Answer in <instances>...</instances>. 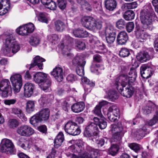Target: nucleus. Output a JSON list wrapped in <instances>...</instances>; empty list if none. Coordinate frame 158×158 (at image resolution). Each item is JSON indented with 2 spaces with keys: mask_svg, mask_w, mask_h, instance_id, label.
Returning <instances> with one entry per match:
<instances>
[{
  "mask_svg": "<svg viewBox=\"0 0 158 158\" xmlns=\"http://www.w3.org/2000/svg\"><path fill=\"white\" fill-rule=\"evenodd\" d=\"M100 67V65L99 64H93L90 67V70L92 72L98 74L99 71L101 69Z\"/></svg>",
  "mask_w": 158,
  "mask_h": 158,
  "instance_id": "52",
  "label": "nucleus"
},
{
  "mask_svg": "<svg viewBox=\"0 0 158 158\" xmlns=\"http://www.w3.org/2000/svg\"><path fill=\"white\" fill-rule=\"evenodd\" d=\"M43 83L44 84L42 86L43 90L46 92L48 90L49 88L51 85V81L49 79H48Z\"/></svg>",
  "mask_w": 158,
  "mask_h": 158,
  "instance_id": "56",
  "label": "nucleus"
},
{
  "mask_svg": "<svg viewBox=\"0 0 158 158\" xmlns=\"http://www.w3.org/2000/svg\"><path fill=\"white\" fill-rule=\"evenodd\" d=\"M158 121V110L156 112V114L153 118L148 122V124L151 126H153Z\"/></svg>",
  "mask_w": 158,
  "mask_h": 158,
  "instance_id": "58",
  "label": "nucleus"
},
{
  "mask_svg": "<svg viewBox=\"0 0 158 158\" xmlns=\"http://www.w3.org/2000/svg\"><path fill=\"white\" fill-rule=\"evenodd\" d=\"M73 33L74 36L77 37L85 38L89 36L87 31L79 28L74 30Z\"/></svg>",
  "mask_w": 158,
  "mask_h": 158,
  "instance_id": "33",
  "label": "nucleus"
},
{
  "mask_svg": "<svg viewBox=\"0 0 158 158\" xmlns=\"http://www.w3.org/2000/svg\"><path fill=\"white\" fill-rule=\"evenodd\" d=\"M3 40H5V46L2 48V51L5 56H9L11 52L16 53L20 49L19 45L11 34H4L2 35Z\"/></svg>",
  "mask_w": 158,
  "mask_h": 158,
  "instance_id": "2",
  "label": "nucleus"
},
{
  "mask_svg": "<svg viewBox=\"0 0 158 158\" xmlns=\"http://www.w3.org/2000/svg\"><path fill=\"white\" fill-rule=\"evenodd\" d=\"M64 140V135L62 132H60L54 140V147L58 148L62 144Z\"/></svg>",
  "mask_w": 158,
  "mask_h": 158,
  "instance_id": "28",
  "label": "nucleus"
},
{
  "mask_svg": "<svg viewBox=\"0 0 158 158\" xmlns=\"http://www.w3.org/2000/svg\"><path fill=\"white\" fill-rule=\"evenodd\" d=\"M35 29L34 25L30 23L20 26L16 30V32L18 34L22 36H27L33 32Z\"/></svg>",
  "mask_w": 158,
  "mask_h": 158,
  "instance_id": "10",
  "label": "nucleus"
},
{
  "mask_svg": "<svg viewBox=\"0 0 158 158\" xmlns=\"http://www.w3.org/2000/svg\"><path fill=\"white\" fill-rule=\"evenodd\" d=\"M143 29L139 24H136L135 34L138 41L139 42H143L150 37V35L145 32Z\"/></svg>",
  "mask_w": 158,
  "mask_h": 158,
  "instance_id": "12",
  "label": "nucleus"
},
{
  "mask_svg": "<svg viewBox=\"0 0 158 158\" xmlns=\"http://www.w3.org/2000/svg\"><path fill=\"white\" fill-rule=\"evenodd\" d=\"M85 107V103L83 102H78L73 104L71 107L72 111L78 113L83 111Z\"/></svg>",
  "mask_w": 158,
  "mask_h": 158,
  "instance_id": "24",
  "label": "nucleus"
},
{
  "mask_svg": "<svg viewBox=\"0 0 158 158\" xmlns=\"http://www.w3.org/2000/svg\"><path fill=\"white\" fill-rule=\"evenodd\" d=\"M132 50L125 48H122L119 52V55L122 57H125L128 56L130 54Z\"/></svg>",
  "mask_w": 158,
  "mask_h": 158,
  "instance_id": "40",
  "label": "nucleus"
},
{
  "mask_svg": "<svg viewBox=\"0 0 158 158\" xmlns=\"http://www.w3.org/2000/svg\"><path fill=\"white\" fill-rule=\"evenodd\" d=\"M84 62L85 64L86 62L85 61H83L81 57L78 56H75L73 59L72 62L73 65L76 67L81 65V64Z\"/></svg>",
  "mask_w": 158,
  "mask_h": 158,
  "instance_id": "35",
  "label": "nucleus"
},
{
  "mask_svg": "<svg viewBox=\"0 0 158 158\" xmlns=\"http://www.w3.org/2000/svg\"><path fill=\"white\" fill-rule=\"evenodd\" d=\"M108 111L110 112H113V114L119 118L120 117V112L119 109L118 107L115 105H112L108 108Z\"/></svg>",
  "mask_w": 158,
  "mask_h": 158,
  "instance_id": "37",
  "label": "nucleus"
},
{
  "mask_svg": "<svg viewBox=\"0 0 158 158\" xmlns=\"http://www.w3.org/2000/svg\"><path fill=\"white\" fill-rule=\"evenodd\" d=\"M101 120L100 122L98 125L99 128L101 129H103L105 128L107 126V123L104 120V118L103 116L101 117Z\"/></svg>",
  "mask_w": 158,
  "mask_h": 158,
  "instance_id": "62",
  "label": "nucleus"
},
{
  "mask_svg": "<svg viewBox=\"0 0 158 158\" xmlns=\"http://www.w3.org/2000/svg\"><path fill=\"white\" fill-rule=\"evenodd\" d=\"M127 77L126 82L128 83H133L137 77V74L136 69L135 68L132 67L130 69V72L128 74V76L124 74Z\"/></svg>",
  "mask_w": 158,
  "mask_h": 158,
  "instance_id": "27",
  "label": "nucleus"
},
{
  "mask_svg": "<svg viewBox=\"0 0 158 158\" xmlns=\"http://www.w3.org/2000/svg\"><path fill=\"white\" fill-rule=\"evenodd\" d=\"M65 27L64 23L60 20H58L55 23V27L57 31H62Z\"/></svg>",
  "mask_w": 158,
  "mask_h": 158,
  "instance_id": "45",
  "label": "nucleus"
},
{
  "mask_svg": "<svg viewBox=\"0 0 158 158\" xmlns=\"http://www.w3.org/2000/svg\"><path fill=\"white\" fill-rule=\"evenodd\" d=\"M35 101L29 100L26 103V111L28 114H30L35 110Z\"/></svg>",
  "mask_w": 158,
  "mask_h": 158,
  "instance_id": "36",
  "label": "nucleus"
},
{
  "mask_svg": "<svg viewBox=\"0 0 158 158\" xmlns=\"http://www.w3.org/2000/svg\"><path fill=\"white\" fill-rule=\"evenodd\" d=\"M10 7L9 0H2L0 2V15H3L6 14Z\"/></svg>",
  "mask_w": 158,
  "mask_h": 158,
  "instance_id": "19",
  "label": "nucleus"
},
{
  "mask_svg": "<svg viewBox=\"0 0 158 158\" xmlns=\"http://www.w3.org/2000/svg\"><path fill=\"white\" fill-rule=\"evenodd\" d=\"M129 37L127 33L125 31H121L117 35V43L120 45H125Z\"/></svg>",
  "mask_w": 158,
  "mask_h": 158,
  "instance_id": "18",
  "label": "nucleus"
},
{
  "mask_svg": "<svg viewBox=\"0 0 158 158\" xmlns=\"http://www.w3.org/2000/svg\"><path fill=\"white\" fill-rule=\"evenodd\" d=\"M108 111L107 113V117L109 120L111 122H117L119 118L115 117L114 114H111Z\"/></svg>",
  "mask_w": 158,
  "mask_h": 158,
  "instance_id": "60",
  "label": "nucleus"
},
{
  "mask_svg": "<svg viewBox=\"0 0 158 158\" xmlns=\"http://www.w3.org/2000/svg\"><path fill=\"white\" fill-rule=\"evenodd\" d=\"M47 74L41 72H37L33 76V80L37 83H43L48 79H47Z\"/></svg>",
  "mask_w": 158,
  "mask_h": 158,
  "instance_id": "22",
  "label": "nucleus"
},
{
  "mask_svg": "<svg viewBox=\"0 0 158 158\" xmlns=\"http://www.w3.org/2000/svg\"><path fill=\"white\" fill-rule=\"evenodd\" d=\"M140 73L141 77L148 79L152 74V68L150 63L143 65L140 68Z\"/></svg>",
  "mask_w": 158,
  "mask_h": 158,
  "instance_id": "14",
  "label": "nucleus"
},
{
  "mask_svg": "<svg viewBox=\"0 0 158 158\" xmlns=\"http://www.w3.org/2000/svg\"><path fill=\"white\" fill-rule=\"evenodd\" d=\"M32 149L33 151L39 153H44L47 150L46 146L41 142L35 143L32 146Z\"/></svg>",
  "mask_w": 158,
  "mask_h": 158,
  "instance_id": "25",
  "label": "nucleus"
},
{
  "mask_svg": "<svg viewBox=\"0 0 158 158\" xmlns=\"http://www.w3.org/2000/svg\"><path fill=\"white\" fill-rule=\"evenodd\" d=\"M48 14L45 12L40 13L38 17L39 20L42 23H48Z\"/></svg>",
  "mask_w": 158,
  "mask_h": 158,
  "instance_id": "41",
  "label": "nucleus"
},
{
  "mask_svg": "<svg viewBox=\"0 0 158 158\" xmlns=\"http://www.w3.org/2000/svg\"><path fill=\"white\" fill-rule=\"evenodd\" d=\"M156 18V15L140 13V20L144 29L152 30V22Z\"/></svg>",
  "mask_w": 158,
  "mask_h": 158,
  "instance_id": "5",
  "label": "nucleus"
},
{
  "mask_svg": "<svg viewBox=\"0 0 158 158\" xmlns=\"http://www.w3.org/2000/svg\"><path fill=\"white\" fill-rule=\"evenodd\" d=\"M45 60L40 57L37 56L34 58V62L30 64V66L29 68V69L33 68L36 66H37L40 69H43V62L45 61Z\"/></svg>",
  "mask_w": 158,
  "mask_h": 158,
  "instance_id": "20",
  "label": "nucleus"
},
{
  "mask_svg": "<svg viewBox=\"0 0 158 158\" xmlns=\"http://www.w3.org/2000/svg\"><path fill=\"white\" fill-rule=\"evenodd\" d=\"M126 23V22L123 19H121L117 21L116 23V26L118 28L122 29L125 27Z\"/></svg>",
  "mask_w": 158,
  "mask_h": 158,
  "instance_id": "53",
  "label": "nucleus"
},
{
  "mask_svg": "<svg viewBox=\"0 0 158 158\" xmlns=\"http://www.w3.org/2000/svg\"><path fill=\"white\" fill-rule=\"evenodd\" d=\"M41 36L39 33H34L30 37L29 43L31 46L36 47L41 43Z\"/></svg>",
  "mask_w": 158,
  "mask_h": 158,
  "instance_id": "17",
  "label": "nucleus"
},
{
  "mask_svg": "<svg viewBox=\"0 0 158 158\" xmlns=\"http://www.w3.org/2000/svg\"><path fill=\"white\" fill-rule=\"evenodd\" d=\"M51 74L58 82H60L63 79V69L60 67H55L51 72Z\"/></svg>",
  "mask_w": 158,
  "mask_h": 158,
  "instance_id": "16",
  "label": "nucleus"
},
{
  "mask_svg": "<svg viewBox=\"0 0 158 158\" xmlns=\"http://www.w3.org/2000/svg\"><path fill=\"white\" fill-rule=\"evenodd\" d=\"M85 65V63H83L81 65L76 67V72L77 75L82 76L84 74V67Z\"/></svg>",
  "mask_w": 158,
  "mask_h": 158,
  "instance_id": "51",
  "label": "nucleus"
},
{
  "mask_svg": "<svg viewBox=\"0 0 158 158\" xmlns=\"http://www.w3.org/2000/svg\"><path fill=\"white\" fill-rule=\"evenodd\" d=\"M140 13L156 15L152 8L151 4L150 3H148L146 4L144 8L141 10Z\"/></svg>",
  "mask_w": 158,
  "mask_h": 158,
  "instance_id": "32",
  "label": "nucleus"
},
{
  "mask_svg": "<svg viewBox=\"0 0 158 158\" xmlns=\"http://www.w3.org/2000/svg\"><path fill=\"white\" fill-rule=\"evenodd\" d=\"M116 31L113 26H110L106 28L105 34L106 35H116Z\"/></svg>",
  "mask_w": 158,
  "mask_h": 158,
  "instance_id": "49",
  "label": "nucleus"
},
{
  "mask_svg": "<svg viewBox=\"0 0 158 158\" xmlns=\"http://www.w3.org/2000/svg\"><path fill=\"white\" fill-rule=\"evenodd\" d=\"M81 81L85 93L86 94L90 92L95 85V82L90 81L86 77H82L81 78Z\"/></svg>",
  "mask_w": 158,
  "mask_h": 158,
  "instance_id": "15",
  "label": "nucleus"
},
{
  "mask_svg": "<svg viewBox=\"0 0 158 158\" xmlns=\"http://www.w3.org/2000/svg\"><path fill=\"white\" fill-rule=\"evenodd\" d=\"M154 53V50L152 48H147L138 53L136 56L137 60L143 63L149 60Z\"/></svg>",
  "mask_w": 158,
  "mask_h": 158,
  "instance_id": "8",
  "label": "nucleus"
},
{
  "mask_svg": "<svg viewBox=\"0 0 158 158\" xmlns=\"http://www.w3.org/2000/svg\"><path fill=\"white\" fill-rule=\"evenodd\" d=\"M2 145L0 150L2 152H5L6 154L10 153L11 155L16 154V150L12 141L8 139H3L2 140Z\"/></svg>",
  "mask_w": 158,
  "mask_h": 158,
  "instance_id": "6",
  "label": "nucleus"
},
{
  "mask_svg": "<svg viewBox=\"0 0 158 158\" xmlns=\"http://www.w3.org/2000/svg\"><path fill=\"white\" fill-rule=\"evenodd\" d=\"M81 23L84 27L91 30H100L102 22L99 19H95L91 16H84L81 19Z\"/></svg>",
  "mask_w": 158,
  "mask_h": 158,
  "instance_id": "4",
  "label": "nucleus"
},
{
  "mask_svg": "<svg viewBox=\"0 0 158 158\" xmlns=\"http://www.w3.org/2000/svg\"><path fill=\"white\" fill-rule=\"evenodd\" d=\"M35 88V85L31 83L27 82L25 83L24 85V95L26 97H30L33 93Z\"/></svg>",
  "mask_w": 158,
  "mask_h": 158,
  "instance_id": "21",
  "label": "nucleus"
},
{
  "mask_svg": "<svg viewBox=\"0 0 158 158\" xmlns=\"http://www.w3.org/2000/svg\"><path fill=\"white\" fill-rule=\"evenodd\" d=\"M125 27L126 28L127 31L130 33L131 32L134 28V24L133 22H128L126 24Z\"/></svg>",
  "mask_w": 158,
  "mask_h": 158,
  "instance_id": "59",
  "label": "nucleus"
},
{
  "mask_svg": "<svg viewBox=\"0 0 158 158\" xmlns=\"http://www.w3.org/2000/svg\"><path fill=\"white\" fill-rule=\"evenodd\" d=\"M75 44L76 46L80 50H83L85 49V43L81 40H76Z\"/></svg>",
  "mask_w": 158,
  "mask_h": 158,
  "instance_id": "54",
  "label": "nucleus"
},
{
  "mask_svg": "<svg viewBox=\"0 0 158 158\" xmlns=\"http://www.w3.org/2000/svg\"><path fill=\"white\" fill-rule=\"evenodd\" d=\"M54 147L52 148L51 151L48 155L46 157V158H54L57 152L56 149H57Z\"/></svg>",
  "mask_w": 158,
  "mask_h": 158,
  "instance_id": "64",
  "label": "nucleus"
},
{
  "mask_svg": "<svg viewBox=\"0 0 158 158\" xmlns=\"http://www.w3.org/2000/svg\"><path fill=\"white\" fill-rule=\"evenodd\" d=\"M119 150L118 146L116 144L112 145L109 150V154L113 156H114L118 152Z\"/></svg>",
  "mask_w": 158,
  "mask_h": 158,
  "instance_id": "50",
  "label": "nucleus"
},
{
  "mask_svg": "<svg viewBox=\"0 0 158 158\" xmlns=\"http://www.w3.org/2000/svg\"><path fill=\"white\" fill-rule=\"evenodd\" d=\"M59 7L61 10L64 9L66 6L67 2L65 0H57Z\"/></svg>",
  "mask_w": 158,
  "mask_h": 158,
  "instance_id": "57",
  "label": "nucleus"
},
{
  "mask_svg": "<svg viewBox=\"0 0 158 158\" xmlns=\"http://www.w3.org/2000/svg\"><path fill=\"white\" fill-rule=\"evenodd\" d=\"M104 105L103 102H100L98 105H97L93 110L94 113L99 116L100 117L103 116L101 114V109Z\"/></svg>",
  "mask_w": 158,
  "mask_h": 158,
  "instance_id": "39",
  "label": "nucleus"
},
{
  "mask_svg": "<svg viewBox=\"0 0 158 158\" xmlns=\"http://www.w3.org/2000/svg\"><path fill=\"white\" fill-rule=\"evenodd\" d=\"M10 80L13 86L14 93L19 92L23 85L21 75L18 74H14L10 77Z\"/></svg>",
  "mask_w": 158,
  "mask_h": 158,
  "instance_id": "9",
  "label": "nucleus"
},
{
  "mask_svg": "<svg viewBox=\"0 0 158 158\" xmlns=\"http://www.w3.org/2000/svg\"><path fill=\"white\" fill-rule=\"evenodd\" d=\"M84 143L81 140H79L74 144L70 147V149L73 152L77 154L79 156L83 157V154L87 153V151H85L84 149Z\"/></svg>",
  "mask_w": 158,
  "mask_h": 158,
  "instance_id": "11",
  "label": "nucleus"
},
{
  "mask_svg": "<svg viewBox=\"0 0 158 158\" xmlns=\"http://www.w3.org/2000/svg\"><path fill=\"white\" fill-rule=\"evenodd\" d=\"M64 129L66 133L73 136L78 135L81 132L77 124L71 121H69L65 124Z\"/></svg>",
  "mask_w": 158,
  "mask_h": 158,
  "instance_id": "7",
  "label": "nucleus"
},
{
  "mask_svg": "<svg viewBox=\"0 0 158 158\" xmlns=\"http://www.w3.org/2000/svg\"><path fill=\"white\" fill-rule=\"evenodd\" d=\"M112 140L113 142H120L121 141L122 137L123 136L124 134L121 133H112Z\"/></svg>",
  "mask_w": 158,
  "mask_h": 158,
  "instance_id": "43",
  "label": "nucleus"
},
{
  "mask_svg": "<svg viewBox=\"0 0 158 158\" xmlns=\"http://www.w3.org/2000/svg\"><path fill=\"white\" fill-rule=\"evenodd\" d=\"M135 16L134 12L132 10H128L125 12L123 15L124 18L126 20H131Z\"/></svg>",
  "mask_w": 158,
  "mask_h": 158,
  "instance_id": "38",
  "label": "nucleus"
},
{
  "mask_svg": "<svg viewBox=\"0 0 158 158\" xmlns=\"http://www.w3.org/2000/svg\"><path fill=\"white\" fill-rule=\"evenodd\" d=\"M156 109H158V106H157L155 104L152 103L151 105L148 104L143 109V112L144 114H148Z\"/></svg>",
  "mask_w": 158,
  "mask_h": 158,
  "instance_id": "34",
  "label": "nucleus"
},
{
  "mask_svg": "<svg viewBox=\"0 0 158 158\" xmlns=\"http://www.w3.org/2000/svg\"><path fill=\"white\" fill-rule=\"evenodd\" d=\"M118 96L116 91L111 90L109 91L108 95V98L111 101H114L118 99Z\"/></svg>",
  "mask_w": 158,
  "mask_h": 158,
  "instance_id": "44",
  "label": "nucleus"
},
{
  "mask_svg": "<svg viewBox=\"0 0 158 158\" xmlns=\"http://www.w3.org/2000/svg\"><path fill=\"white\" fill-rule=\"evenodd\" d=\"M98 130V128L96 124L94 123L90 122L85 127V133L88 136H89L92 134L97 132Z\"/></svg>",
  "mask_w": 158,
  "mask_h": 158,
  "instance_id": "23",
  "label": "nucleus"
},
{
  "mask_svg": "<svg viewBox=\"0 0 158 158\" xmlns=\"http://www.w3.org/2000/svg\"><path fill=\"white\" fill-rule=\"evenodd\" d=\"M51 95L48 94H42L38 100V102L41 106H46L50 101Z\"/></svg>",
  "mask_w": 158,
  "mask_h": 158,
  "instance_id": "29",
  "label": "nucleus"
},
{
  "mask_svg": "<svg viewBox=\"0 0 158 158\" xmlns=\"http://www.w3.org/2000/svg\"><path fill=\"white\" fill-rule=\"evenodd\" d=\"M17 132L21 136L29 137L33 134L34 131L30 126L23 125L18 128Z\"/></svg>",
  "mask_w": 158,
  "mask_h": 158,
  "instance_id": "13",
  "label": "nucleus"
},
{
  "mask_svg": "<svg viewBox=\"0 0 158 158\" xmlns=\"http://www.w3.org/2000/svg\"><path fill=\"white\" fill-rule=\"evenodd\" d=\"M37 129L42 134L46 135L48 133V128L47 126L44 125H41L37 127Z\"/></svg>",
  "mask_w": 158,
  "mask_h": 158,
  "instance_id": "55",
  "label": "nucleus"
},
{
  "mask_svg": "<svg viewBox=\"0 0 158 158\" xmlns=\"http://www.w3.org/2000/svg\"><path fill=\"white\" fill-rule=\"evenodd\" d=\"M50 110L48 108L43 109L30 118V123L34 127H37L39 123L46 122L49 119Z\"/></svg>",
  "mask_w": 158,
  "mask_h": 158,
  "instance_id": "3",
  "label": "nucleus"
},
{
  "mask_svg": "<svg viewBox=\"0 0 158 158\" xmlns=\"http://www.w3.org/2000/svg\"><path fill=\"white\" fill-rule=\"evenodd\" d=\"M104 3L106 9L110 11L114 10L117 5L116 0H105Z\"/></svg>",
  "mask_w": 158,
  "mask_h": 158,
  "instance_id": "26",
  "label": "nucleus"
},
{
  "mask_svg": "<svg viewBox=\"0 0 158 158\" xmlns=\"http://www.w3.org/2000/svg\"><path fill=\"white\" fill-rule=\"evenodd\" d=\"M66 78L68 82H73L77 80L76 76L71 73L69 74Z\"/></svg>",
  "mask_w": 158,
  "mask_h": 158,
  "instance_id": "63",
  "label": "nucleus"
},
{
  "mask_svg": "<svg viewBox=\"0 0 158 158\" xmlns=\"http://www.w3.org/2000/svg\"><path fill=\"white\" fill-rule=\"evenodd\" d=\"M128 147L135 152L138 153L140 149V145L135 143H129Z\"/></svg>",
  "mask_w": 158,
  "mask_h": 158,
  "instance_id": "48",
  "label": "nucleus"
},
{
  "mask_svg": "<svg viewBox=\"0 0 158 158\" xmlns=\"http://www.w3.org/2000/svg\"><path fill=\"white\" fill-rule=\"evenodd\" d=\"M110 130L112 133H121L124 134L123 131V128L122 123L119 122L116 124H111L110 125Z\"/></svg>",
  "mask_w": 158,
  "mask_h": 158,
  "instance_id": "30",
  "label": "nucleus"
},
{
  "mask_svg": "<svg viewBox=\"0 0 158 158\" xmlns=\"http://www.w3.org/2000/svg\"><path fill=\"white\" fill-rule=\"evenodd\" d=\"M12 112L13 114L17 115L22 120H27V118L20 108L16 107L13 108L12 109Z\"/></svg>",
  "mask_w": 158,
  "mask_h": 158,
  "instance_id": "31",
  "label": "nucleus"
},
{
  "mask_svg": "<svg viewBox=\"0 0 158 158\" xmlns=\"http://www.w3.org/2000/svg\"><path fill=\"white\" fill-rule=\"evenodd\" d=\"M106 37V40L108 44H112L114 41L116 36L107 35Z\"/></svg>",
  "mask_w": 158,
  "mask_h": 158,
  "instance_id": "61",
  "label": "nucleus"
},
{
  "mask_svg": "<svg viewBox=\"0 0 158 158\" xmlns=\"http://www.w3.org/2000/svg\"><path fill=\"white\" fill-rule=\"evenodd\" d=\"M11 93L12 88L10 86L6 89H0V95L3 98L7 97L8 94H10Z\"/></svg>",
  "mask_w": 158,
  "mask_h": 158,
  "instance_id": "46",
  "label": "nucleus"
},
{
  "mask_svg": "<svg viewBox=\"0 0 158 158\" xmlns=\"http://www.w3.org/2000/svg\"><path fill=\"white\" fill-rule=\"evenodd\" d=\"M127 77L124 74L117 75L114 79V85L122 95L130 98L134 94L135 89L128 83L127 84Z\"/></svg>",
  "mask_w": 158,
  "mask_h": 158,
  "instance_id": "1",
  "label": "nucleus"
},
{
  "mask_svg": "<svg viewBox=\"0 0 158 158\" xmlns=\"http://www.w3.org/2000/svg\"><path fill=\"white\" fill-rule=\"evenodd\" d=\"M8 124L10 128L14 129L19 126V122L16 119H11L9 120Z\"/></svg>",
  "mask_w": 158,
  "mask_h": 158,
  "instance_id": "47",
  "label": "nucleus"
},
{
  "mask_svg": "<svg viewBox=\"0 0 158 158\" xmlns=\"http://www.w3.org/2000/svg\"><path fill=\"white\" fill-rule=\"evenodd\" d=\"M9 86L11 88L10 83L8 79H3L0 81V89H3L9 88Z\"/></svg>",
  "mask_w": 158,
  "mask_h": 158,
  "instance_id": "42",
  "label": "nucleus"
}]
</instances>
